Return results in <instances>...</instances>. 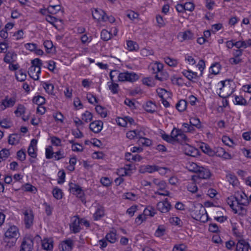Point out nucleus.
Listing matches in <instances>:
<instances>
[{
  "label": "nucleus",
  "instance_id": "nucleus-1",
  "mask_svg": "<svg viewBox=\"0 0 251 251\" xmlns=\"http://www.w3.org/2000/svg\"><path fill=\"white\" fill-rule=\"evenodd\" d=\"M69 191L73 194L76 196L77 197L79 198L82 202H86L85 199L84 197V194L81 187L78 184L73 183L72 182L69 183Z\"/></svg>",
  "mask_w": 251,
  "mask_h": 251
},
{
  "label": "nucleus",
  "instance_id": "nucleus-2",
  "mask_svg": "<svg viewBox=\"0 0 251 251\" xmlns=\"http://www.w3.org/2000/svg\"><path fill=\"white\" fill-rule=\"evenodd\" d=\"M138 79V76L134 73L128 72L120 73L118 75V81L121 82H133Z\"/></svg>",
  "mask_w": 251,
  "mask_h": 251
},
{
  "label": "nucleus",
  "instance_id": "nucleus-3",
  "mask_svg": "<svg viewBox=\"0 0 251 251\" xmlns=\"http://www.w3.org/2000/svg\"><path fill=\"white\" fill-rule=\"evenodd\" d=\"M193 213L195 216L194 218L197 220H201L202 217L204 216L205 215H206V216H207L204 207L200 203L195 206Z\"/></svg>",
  "mask_w": 251,
  "mask_h": 251
},
{
  "label": "nucleus",
  "instance_id": "nucleus-4",
  "mask_svg": "<svg viewBox=\"0 0 251 251\" xmlns=\"http://www.w3.org/2000/svg\"><path fill=\"white\" fill-rule=\"evenodd\" d=\"M227 80L220 81L222 87L220 88V92H219V96L223 98H226L229 97L232 93L230 91L229 80H228V84H226V82Z\"/></svg>",
  "mask_w": 251,
  "mask_h": 251
},
{
  "label": "nucleus",
  "instance_id": "nucleus-5",
  "mask_svg": "<svg viewBox=\"0 0 251 251\" xmlns=\"http://www.w3.org/2000/svg\"><path fill=\"white\" fill-rule=\"evenodd\" d=\"M33 249V239L31 237L24 238L20 251H32Z\"/></svg>",
  "mask_w": 251,
  "mask_h": 251
},
{
  "label": "nucleus",
  "instance_id": "nucleus-6",
  "mask_svg": "<svg viewBox=\"0 0 251 251\" xmlns=\"http://www.w3.org/2000/svg\"><path fill=\"white\" fill-rule=\"evenodd\" d=\"M24 222L26 228H29L33 225L34 215L31 210H26L23 213Z\"/></svg>",
  "mask_w": 251,
  "mask_h": 251
},
{
  "label": "nucleus",
  "instance_id": "nucleus-7",
  "mask_svg": "<svg viewBox=\"0 0 251 251\" xmlns=\"http://www.w3.org/2000/svg\"><path fill=\"white\" fill-rule=\"evenodd\" d=\"M19 233L18 229L15 226H11L5 233V238L9 239H17L19 237Z\"/></svg>",
  "mask_w": 251,
  "mask_h": 251
},
{
  "label": "nucleus",
  "instance_id": "nucleus-8",
  "mask_svg": "<svg viewBox=\"0 0 251 251\" xmlns=\"http://www.w3.org/2000/svg\"><path fill=\"white\" fill-rule=\"evenodd\" d=\"M171 208V203L168 201L167 199H166L163 201H160L157 204V208L161 213L168 212Z\"/></svg>",
  "mask_w": 251,
  "mask_h": 251
},
{
  "label": "nucleus",
  "instance_id": "nucleus-9",
  "mask_svg": "<svg viewBox=\"0 0 251 251\" xmlns=\"http://www.w3.org/2000/svg\"><path fill=\"white\" fill-rule=\"evenodd\" d=\"M72 223L70 225L71 231L74 233H78L80 230V224L81 221L77 216H74L72 218Z\"/></svg>",
  "mask_w": 251,
  "mask_h": 251
},
{
  "label": "nucleus",
  "instance_id": "nucleus-10",
  "mask_svg": "<svg viewBox=\"0 0 251 251\" xmlns=\"http://www.w3.org/2000/svg\"><path fill=\"white\" fill-rule=\"evenodd\" d=\"M103 123L101 121H95L91 122L89 125L91 130L96 133H99L102 129Z\"/></svg>",
  "mask_w": 251,
  "mask_h": 251
},
{
  "label": "nucleus",
  "instance_id": "nucleus-11",
  "mask_svg": "<svg viewBox=\"0 0 251 251\" xmlns=\"http://www.w3.org/2000/svg\"><path fill=\"white\" fill-rule=\"evenodd\" d=\"M73 241L71 239H69L63 241L59 245L60 251H71L73 249Z\"/></svg>",
  "mask_w": 251,
  "mask_h": 251
},
{
  "label": "nucleus",
  "instance_id": "nucleus-12",
  "mask_svg": "<svg viewBox=\"0 0 251 251\" xmlns=\"http://www.w3.org/2000/svg\"><path fill=\"white\" fill-rule=\"evenodd\" d=\"M105 13L101 9L96 8L95 9L94 11H92V16L93 18L98 21L105 22Z\"/></svg>",
  "mask_w": 251,
  "mask_h": 251
},
{
  "label": "nucleus",
  "instance_id": "nucleus-13",
  "mask_svg": "<svg viewBox=\"0 0 251 251\" xmlns=\"http://www.w3.org/2000/svg\"><path fill=\"white\" fill-rule=\"evenodd\" d=\"M211 176V173L208 169L201 166L198 174V176L199 178L208 179Z\"/></svg>",
  "mask_w": 251,
  "mask_h": 251
},
{
  "label": "nucleus",
  "instance_id": "nucleus-14",
  "mask_svg": "<svg viewBox=\"0 0 251 251\" xmlns=\"http://www.w3.org/2000/svg\"><path fill=\"white\" fill-rule=\"evenodd\" d=\"M246 204L239 201V204H236L235 208L233 209L234 213L238 214L242 216H245L247 214V210L243 206Z\"/></svg>",
  "mask_w": 251,
  "mask_h": 251
},
{
  "label": "nucleus",
  "instance_id": "nucleus-15",
  "mask_svg": "<svg viewBox=\"0 0 251 251\" xmlns=\"http://www.w3.org/2000/svg\"><path fill=\"white\" fill-rule=\"evenodd\" d=\"M249 247L248 242L244 239H241L236 244V250L237 251H248Z\"/></svg>",
  "mask_w": 251,
  "mask_h": 251
},
{
  "label": "nucleus",
  "instance_id": "nucleus-16",
  "mask_svg": "<svg viewBox=\"0 0 251 251\" xmlns=\"http://www.w3.org/2000/svg\"><path fill=\"white\" fill-rule=\"evenodd\" d=\"M215 155L216 156L222 157L224 159H229L231 158V155L221 147H218L215 151Z\"/></svg>",
  "mask_w": 251,
  "mask_h": 251
},
{
  "label": "nucleus",
  "instance_id": "nucleus-17",
  "mask_svg": "<svg viewBox=\"0 0 251 251\" xmlns=\"http://www.w3.org/2000/svg\"><path fill=\"white\" fill-rule=\"evenodd\" d=\"M15 103V100L13 98L8 99L6 97L4 100H2L0 106L1 109L4 110L7 107H12Z\"/></svg>",
  "mask_w": 251,
  "mask_h": 251
},
{
  "label": "nucleus",
  "instance_id": "nucleus-18",
  "mask_svg": "<svg viewBox=\"0 0 251 251\" xmlns=\"http://www.w3.org/2000/svg\"><path fill=\"white\" fill-rule=\"evenodd\" d=\"M200 148L204 153L209 156H214L215 154V151L212 150L207 144L204 143H202Z\"/></svg>",
  "mask_w": 251,
  "mask_h": 251
},
{
  "label": "nucleus",
  "instance_id": "nucleus-19",
  "mask_svg": "<svg viewBox=\"0 0 251 251\" xmlns=\"http://www.w3.org/2000/svg\"><path fill=\"white\" fill-rule=\"evenodd\" d=\"M182 74L189 80L192 81H194L193 80L194 79H198L200 76L197 75V73L190 70H185L182 72Z\"/></svg>",
  "mask_w": 251,
  "mask_h": 251
},
{
  "label": "nucleus",
  "instance_id": "nucleus-20",
  "mask_svg": "<svg viewBox=\"0 0 251 251\" xmlns=\"http://www.w3.org/2000/svg\"><path fill=\"white\" fill-rule=\"evenodd\" d=\"M141 131L138 130H133L129 131L126 133V137L130 140L134 139L135 138H141Z\"/></svg>",
  "mask_w": 251,
  "mask_h": 251
},
{
  "label": "nucleus",
  "instance_id": "nucleus-21",
  "mask_svg": "<svg viewBox=\"0 0 251 251\" xmlns=\"http://www.w3.org/2000/svg\"><path fill=\"white\" fill-rule=\"evenodd\" d=\"M226 202L229 206L233 210L236 204L239 203V201L238 199L234 196H231L227 198Z\"/></svg>",
  "mask_w": 251,
  "mask_h": 251
},
{
  "label": "nucleus",
  "instance_id": "nucleus-22",
  "mask_svg": "<svg viewBox=\"0 0 251 251\" xmlns=\"http://www.w3.org/2000/svg\"><path fill=\"white\" fill-rule=\"evenodd\" d=\"M156 105L155 103H153L151 101H147L144 106L145 110L149 113H153L156 109Z\"/></svg>",
  "mask_w": 251,
  "mask_h": 251
},
{
  "label": "nucleus",
  "instance_id": "nucleus-23",
  "mask_svg": "<svg viewBox=\"0 0 251 251\" xmlns=\"http://www.w3.org/2000/svg\"><path fill=\"white\" fill-rule=\"evenodd\" d=\"M125 158L128 161H140L142 159V157L139 154L133 155L130 152L126 153Z\"/></svg>",
  "mask_w": 251,
  "mask_h": 251
},
{
  "label": "nucleus",
  "instance_id": "nucleus-24",
  "mask_svg": "<svg viewBox=\"0 0 251 251\" xmlns=\"http://www.w3.org/2000/svg\"><path fill=\"white\" fill-rule=\"evenodd\" d=\"M179 36L182 37V40L181 41L183 40H191L194 38V34L190 30L180 32L179 33Z\"/></svg>",
  "mask_w": 251,
  "mask_h": 251
},
{
  "label": "nucleus",
  "instance_id": "nucleus-25",
  "mask_svg": "<svg viewBox=\"0 0 251 251\" xmlns=\"http://www.w3.org/2000/svg\"><path fill=\"white\" fill-rule=\"evenodd\" d=\"M52 241L50 239H45L42 241V247L45 250H51L53 248Z\"/></svg>",
  "mask_w": 251,
  "mask_h": 251
},
{
  "label": "nucleus",
  "instance_id": "nucleus-26",
  "mask_svg": "<svg viewBox=\"0 0 251 251\" xmlns=\"http://www.w3.org/2000/svg\"><path fill=\"white\" fill-rule=\"evenodd\" d=\"M20 139V137L18 134H13L9 135L8 142L10 145H16L19 142Z\"/></svg>",
  "mask_w": 251,
  "mask_h": 251
},
{
  "label": "nucleus",
  "instance_id": "nucleus-27",
  "mask_svg": "<svg viewBox=\"0 0 251 251\" xmlns=\"http://www.w3.org/2000/svg\"><path fill=\"white\" fill-rule=\"evenodd\" d=\"M152 182L158 187V189L160 190H163L166 188V183L164 180L154 178L152 180Z\"/></svg>",
  "mask_w": 251,
  "mask_h": 251
},
{
  "label": "nucleus",
  "instance_id": "nucleus-28",
  "mask_svg": "<svg viewBox=\"0 0 251 251\" xmlns=\"http://www.w3.org/2000/svg\"><path fill=\"white\" fill-rule=\"evenodd\" d=\"M126 45L127 49L129 51L137 50L139 49L138 45L135 42L131 40L127 41Z\"/></svg>",
  "mask_w": 251,
  "mask_h": 251
},
{
  "label": "nucleus",
  "instance_id": "nucleus-29",
  "mask_svg": "<svg viewBox=\"0 0 251 251\" xmlns=\"http://www.w3.org/2000/svg\"><path fill=\"white\" fill-rule=\"evenodd\" d=\"M187 102L185 100H181L176 104V108L180 112L184 111L187 107Z\"/></svg>",
  "mask_w": 251,
  "mask_h": 251
},
{
  "label": "nucleus",
  "instance_id": "nucleus-30",
  "mask_svg": "<svg viewBox=\"0 0 251 251\" xmlns=\"http://www.w3.org/2000/svg\"><path fill=\"white\" fill-rule=\"evenodd\" d=\"M185 151L186 154L191 156H195L197 153V150L193 147L186 145Z\"/></svg>",
  "mask_w": 251,
  "mask_h": 251
},
{
  "label": "nucleus",
  "instance_id": "nucleus-31",
  "mask_svg": "<svg viewBox=\"0 0 251 251\" xmlns=\"http://www.w3.org/2000/svg\"><path fill=\"white\" fill-rule=\"evenodd\" d=\"M164 169V168L159 167L156 165H147L145 167L146 171L149 173H151L155 171H160Z\"/></svg>",
  "mask_w": 251,
  "mask_h": 251
},
{
  "label": "nucleus",
  "instance_id": "nucleus-32",
  "mask_svg": "<svg viewBox=\"0 0 251 251\" xmlns=\"http://www.w3.org/2000/svg\"><path fill=\"white\" fill-rule=\"evenodd\" d=\"M16 79L19 81H24L25 80L26 77V75L23 70H20L16 73Z\"/></svg>",
  "mask_w": 251,
  "mask_h": 251
},
{
  "label": "nucleus",
  "instance_id": "nucleus-33",
  "mask_svg": "<svg viewBox=\"0 0 251 251\" xmlns=\"http://www.w3.org/2000/svg\"><path fill=\"white\" fill-rule=\"evenodd\" d=\"M226 178L229 183L233 186L237 185L238 183V179L234 175L228 174L226 175Z\"/></svg>",
  "mask_w": 251,
  "mask_h": 251
},
{
  "label": "nucleus",
  "instance_id": "nucleus-34",
  "mask_svg": "<svg viewBox=\"0 0 251 251\" xmlns=\"http://www.w3.org/2000/svg\"><path fill=\"white\" fill-rule=\"evenodd\" d=\"M108 88L113 94L118 93L119 85L114 82H108Z\"/></svg>",
  "mask_w": 251,
  "mask_h": 251
},
{
  "label": "nucleus",
  "instance_id": "nucleus-35",
  "mask_svg": "<svg viewBox=\"0 0 251 251\" xmlns=\"http://www.w3.org/2000/svg\"><path fill=\"white\" fill-rule=\"evenodd\" d=\"M104 215V210L102 208H99L93 214V218L95 221L100 220Z\"/></svg>",
  "mask_w": 251,
  "mask_h": 251
},
{
  "label": "nucleus",
  "instance_id": "nucleus-36",
  "mask_svg": "<svg viewBox=\"0 0 251 251\" xmlns=\"http://www.w3.org/2000/svg\"><path fill=\"white\" fill-rule=\"evenodd\" d=\"M33 103L36 104L37 105L40 106L43 104H44L45 103V99L44 97L41 96H38L36 97H34L33 98Z\"/></svg>",
  "mask_w": 251,
  "mask_h": 251
},
{
  "label": "nucleus",
  "instance_id": "nucleus-37",
  "mask_svg": "<svg viewBox=\"0 0 251 251\" xmlns=\"http://www.w3.org/2000/svg\"><path fill=\"white\" fill-rule=\"evenodd\" d=\"M166 231V228L163 225H159L156 230L155 232V236L158 237L163 236Z\"/></svg>",
  "mask_w": 251,
  "mask_h": 251
},
{
  "label": "nucleus",
  "instance_id": "nucleus-38",
  "mask_svg": "<svg viewBox=\"0 0 251 251\" xmlns=\"http://www.w3.org/2000/svg\"><path fill=\"white\" fill-rule=\"evenodd\" d=\"M105 239L110 243H114L117 240L116 234L114 232H110L106 235Z\"/></svg>",
  "mask_w": 251,
  "mask_h": 251
},
{
  "label": "nucleus",
  "instance_id": "nucleus-39",
  "mask_svg": "<svg viewBox=\"0 0 251 251\" xmlns=\"http://www.w3.org/2000/svg\"><path fill=\"white\" fill-rule=\"evenodd\" d=\"M111 34L106 29H103L101 31V39L105 41L110 40L111 38Z\"/></svg>",
  "mask_w": 251,
  "mask_h": 251
},
{
  "label": "nucleus",
  "instance_id": "nucleus-40",
  "mask_svg": "<svg viewBox=\"0 0 251 251\" xmlns=\"http://www.w3.org/2000/svg\"><path fill=\"white\" fill-rule=\"evenodd\" d=\"M60 10L59 5H50L47 8L48 12L51 14H55Z\"/></svg>",
  "mask_w": 251,
  "mask_h": 251
},
{
  "label": "nucleus",
  "instance_id": "nucleus-41",
  "mask_svg": "<svg viewBox=\"0 0 251 251\" xmlns=\"http://www.w3.org/2000/svg\"><path fill=\"white\" fill-rule=\"evenodd\" d=\"M16 56V54L14 52H8L5 54L3 60L6 63H10L13 61L14 57Z\"/></svg>",
  "mask_w": 251,
  "mask_h": 251
},
{
  "label": "nucleus",
  "instance_id": "nucleus-42",
  "mask_svg": "<svg viewBox=\"0 0 251 251\" xmlns=\"http://www.w3.org/2000/svg\"><path fill=\"white\" fill-rule=\"evenodd\" d=\"M52 195L57 200H60L62 198L63 193L60 189L55 188L52 190Z\"/></svg>",
  "mask_w": 251,
  "mask_h": 251
},
{
  "label": "nucleus",
  "instance_id": "nucleus-43",
  "mask_svg": "<svg viewBox=\"0 0 251 251\" xmlns=\"http://www.w3.org/2000/svg\"><path fill=\"white\" fill-rule=\"evenodd\" d=\"M96 111L101 117H105L107 116V112L105 108L100 105H97L95 107Z\"/></svg>",
  "mask_w": 251,
  "mask_h": 251
},
{
  "label": "nucleus",
  "instance_id": "nucleus-44",
  "mask_svg": "<svg viewBox=\"0 0 251 251\" xmlns=\"http://www.w3.org/2000/svg\"><path fill=\"white\" fill-rule=\"evenodd\" d=\"M201 166H199L196 163L192 162L190 164L187 168L189 171L198 174Z\"/></svg>",
  "mask_w": 251,
  "mask_h": 251
},
{
  "label": "nucleus",
  "instance_id": "nucleus-45",
  "mask_svg": "<svg viewBox=\"0 0 251 251\" xmlns=\"http://www.w3.org/2000/svg\"><path fill=\"white\" fill-rule=\"evenodd\" d=\"M155 210L152 207H149L146 208L144 211V217L146 216H150L153 217L155 214Z\"/></svg>",
  "mask_w": 251,
  "mask_h": 251
},
{
  "label": "nucleus",
  "instance_id": "nucleus-46",
  "mask_svg": "<svg viewBox=\"0 0 251 251\" xmlns=\"http://www.w3.org/2000/svg\"><path fill=\"white\" fill-rule=\"evenodd\" d=\"M179 131L180 132H179L178 133L176 141L182 143L183 142L187 141L188 139L186 135L184 134L181 130H179Z\"/></svg>",
  "mask_w": 251,
  "mask_h": 251
},
{
  "label": "nucleus",
  "instance_id": "nucleus-47",
  "mask_svg": "<svg viewBox=\"0 0 251 251\" xmlns=\"http://www.w3.org/2000/svg\"><path fill=\"white\" fill-rule=\"evenodd\" d=\"M164 60L165 63L171 67H175L177 64V60L175 59L167 57L164 58Z\"/></svg>",
  "mask_w": 251,
  "mask_h": 251
},
{
  "label": "nucleus",
  "instance_id": "nucleus-48",
  "mask_svg": "<svg viewBox=\"0 0 251 251\" xmlns=\"http://www.w3.org/2000/svg\"><path fill=\"white\" fill-rule=\"evenodd\" d=\"M92 113L88 111L82 115V119L86 123L90 122L92 120Z\"/></svg>",
  "mask_w": 251,
  "mask_h": 251
},
{
  "label": "nucleus",
  "instance_id": "nucleus-49",
  "mask_svg": "<svg viewBox=\"0 0 251 251\" xmlns=\"http://www.w3.org/2000/svg\"><path fill=\"white\" fill-rule=\"evenodd\" d=\"M168 77V75L167 73H163L162 72H159L155 75V78L160 81L166 80Z\"/></svg>",
  "mask_w": 251,
  "mask_h": 251
},
{
  "label": "nucleus",
  "instance_id": "nucleus-50",
  "mask_svg": "<svg viewBox=\"0 0 251 251\" xmlns=\"http://www.w3.org/2000/svg\"><path fill=\"white\" fill-rule=\"evenodd\" d=\"M43 86L48 94H52L54 89V86L53 84L51 83H44Z\"/></svg>",
  "mask_w": 251,
  "mask_h": 251
},
{
  "label": "nucleus",
  "instance_id": "nucleus-51",
  "mask_svg": "<svg viewBox=\"0 0 251 251\" xmlns=\"http://www.w3.org/2000/svg\"><path fill=\"white\" fill-rule=\"evenodd\" d=\"M169 221L173 225L178 226H182V222L181 220L177 217L171 218Z\"/></svg>",
  "mask_w": 251,
  "mask_h": 251
},
{
  "label": "nucleus",
  "instance_id": "nucleus-52",
  "mask_svg": "<svg viewBox=\"0 0 251 251\" xmlns=\"http://www.w3.org/2000/svg\"><path fill=\"white\" fill-rule=\"evenodd\" d=\"M190 124L198 128L201 127V122L198 118H191L190 119Z\"/></svg>",
  "mask_w": 251,
  "mask_h": 251
},
{
  "label": "nucleus",
  "instance_id": "nucleus-53",
  "mask_svg": "<svg viewBox=\"0 0 251 251\" xmlns=\"http://www.w3.org/2000/svg\"><path fill=\"white\" fill-rule=\"evenodd\" d=\"M10 155L9 150L6 149H3L0 151V156L2 160H5Z\"/></svg>",
  "mask_w": 251,
  "mask_h": 251
},
{
  "label": "nucleus",
  "instance_id": "nucleus-54",
  "mask_svg": "<svg viewBox=\"0 0 251 251\" xmlns=\"http://www.w3.org/2000/svg\"><path fill=\"white\" fill-rule=\"evenodd\" d=\"M139 142L146 146H149L151 144V140L143 137L142 134L141 135V138H139Z\"/></svg>",
  "mask_w": 251,
  "mask_h": 251
},
{
  "label": "nucleus",
  "instance_id": "nucleus-55",
  "mask_svg": "<svg viewBox=\"0 0 251 251\" xmlns=\"http://www.w3.org/2000/svg\"><path fill=\"white\" fill-rule=\"evenodd\" d=\"M220 67L221 66L218 63L213 64L210 67L212 73L214 75L218 74L219 73Z\"/></svg>",
  "mask_w": 251,
  "mask_h": 251
},
{
  "label": "nucleus",
  "instance_id": "nucleus-56",
  "mask_svg": "<svg viewBox=\"0 0 251 251\" xmlns=\"http://www.w3.org/2000/svg\"><path fill=\"white\" fill-rule=\"evenodd\" d=\"M25 112V107L22 104H19L17 109L15 111V113L17 116H20Z\"/></svg>",
  "mask_w": 251,
  "mask_h": 251
},
{
  "label": "nucleus",
  "instance_id": "nucleus-57",
  "mask_svg": "<svg viewBox=\"0 0 251 251\" xmlns=\"http://www.w3.org/2000/svg\"><path fill=\"white\" fill-rule=\"evenodd\" d=\"M236 104L238 105H246L247 102L246 100L242 96H236L235 98Z\"/></svg>",
  "mask_w": 251,
  "mask_h": 251
},
{
  "label": "nucleus",
  "instance_id": "nucleus-58",
  "mask_svg": "<svg viewBox=\"0 0 251 251\" xmlns=\"http://www.w3.org/2000/svg\"><path fill=\"white\" fill-rule=\"evenodd\" d=\"M52 147L50 146L49 148L46 149V157L47 159H51L53 157L54 152L52 150Z\"/></svg>",
  "mask_w": 251,
  "mask_h": 251
},
{
  "label": "nucleus",
  "instance_id": "nucleus-59",
  "mask_svg": "<svg viewBox=\"0 0 251 251\" xmlns=\"http://www.w3.org/2000/svg\"><path fill=\"white\" fill-rule=\"evenodd\" d=\"M17 156L18 159L21 161H24L25 159L26 154L25 151L22 149L17 152Z\"/></svg>",
  "mask_w": 251,
  "mask_h": 251
},
{
  "label": "nucleus",
  "instance_id": "nucleus-60",
  "mask_svg": "<svg viewBox=\"0 0 251 251\" xmlns=\"http://www.w3.org/2000/svg\"><path fill=\"white\" fill-rule=\"evenodd\" d=\"M187 189L189 191L194 193L197 191L198 187L195 182H192L188 185Z\"/></svg>",
  "mask_w": 251,
  "mask_h": 251
},
{
  "label": "nucleus",
  "instance_id": "nucleus-61",
  "mask_svg": "<svg viewBox=\"0 0 251 251\" xmlns=\"http://www.w3.org/2000/svg\"><path fill=\"white\" fill-rule=\"evenodd\" d=\"M10 122L7 119H3L2 120L0 121V126L5 128H9L10 127Z\"/></svg>",
  "mask_w": 251,
  "mask_h": 251
},
{
  "label": "nucleus",
  "instance_id": "nucleus-62",
  "mask_svg": "<svg viewBox=\"0 0 251 251\" xmlns=\"http://www.w3.org/2000/svg\"><path fill=\"white\" fill-rule=\"evenodd\" d=\"M51 143L55 146H61V139L56 136H52L50 138Z\"/></svg>",
  "mask_w": 251,
  "mask_h": 251
},
{
  "label": "nucleus",
  "instance_id": "nucleus-63",
  "mask_svg": "<svg viewBox=\"0 0 251 251\" xmlns=\"http://www.w3.org/2000/svg\"><path fill=\"white\" fill-rule=\"evenodd\" d=\"M32 65L36 68L41 67L43 63L42 61L39 58H35L31 61Z\"/></svg>",
  "mask_w": 251,
  "mask_h": 251
},
{
  "label": "nucleus",
  "instance_id": "nucleus-64",
  "mask_svg": "<svg viewBox=\"0 0 251 251\" xmlns=\"http://www.w3.org/2000/svg\"><path fill=\"white\" fill-rule=\"evenodd\" d=\"M156 92L158 96L161 99H164L165 95H168V92L164 89L158 88L156 89Z\"/></svg>",
  "mask_w": 251,
  "mask_h": 251
}]
</instances>
